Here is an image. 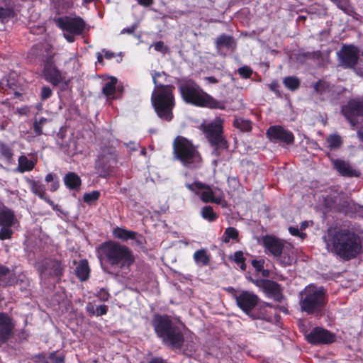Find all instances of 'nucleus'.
<instances>
[{"mask_svg": "<svg viewBox=\"0 0 363 363\" xmlns=\"http://www.w3.org/2000/svg\"><path fill=\"white\" fill-rule=\"evenodd\" d=\"M224 242H228L230 239L235 240L238 237V232L234 228H228L225 231Z\"/></svg>", "mask_w": 363, "mask_h": 363, "instance_id": "39", "label": "nucleus"}, {"mask_svg": "<svg viewBox=\"0 0 363 363\" xmlns=\"http://www.w3.org/2000/svg\"><path fill=\"white\" fill-rule=\"evenodd\" d=\"M201 214L203 218L210 222L217 218V214L213 211V208L210 206H206L201 210Z\"/></svg>", "mask_w": 363, "mask_h": 363, "instance_id": "34", "label": "nucleus"}, {"mask_svg": "<svg viewBox=\"0 0 363 363\" xmlns=\"http://www.w3.org/2000/svg\"><path fill=\"white\" fill-rule=\"evenodd\" d=\"M49 359L51 362H55V363H62L65 361L64 357L62 356H56L55 352H52L50 354Z\"/></svg>", "mask_w": 363, "mask_h": 363, "instance_id": "49", "label": "nucleus"}, {"mask_svg": "<svg viewBox=\"0 0 363 363\" xmlns=\"http://www.w3.org/2000/svg\"><path fill=\"white\" fill-rule=\"evenodd\" d=\"M139 4L148 6L152 4V0H138Z\"/></svg>", "mask_w": 363, "mask_h": 363, "instance_id": "56", "label": "nucleus"}, {"mask_svg": "<svg viewBox=\"0 0 363 363\" xmlns=\"http://www.w3.org/2000/svg\"><path fill=\"white\" fill-rule=\"evenodd\" d=\"M103 52H104V56L106 59H111L115 56L114 53L108 50H103Z\"/></svg>", "mask_w": 363, "mask_h": 363, "instance_id": "58", "label": "nucleus"}, {"mask_svg": "<svg viewBox=\"0 0 363 363\" xmlns=\"http://www.w3.org/2000/svg\"><path fill=\"white\" fill-rule=\"evenodd\" d=\"M194 259L198 265H208L210 261V257L203 249L197 250L194 254Z\"/></svg>", "mask_w": 363, "mask_h": 363, "instance_id": "31", "label": "nucleus"}, {"mask_svg": "<svg viewBox=\"0 0 363 363\" xmlns=\"http://www.w3.org/2000/svg\"><path fill=\"white\" fill-rule=\"evenodd\" d=\"M252 264L257 271H261L263 268L264 261L255 259L252 260Z\"/></svg>", "mask_w": 363, "mask_h": 363, "instance_id": "51", "label": "nucleus"}, {"mask_svg": "<svg viewBox=\"0 0 363 363\" xmlns=\"http://www.w3.org/2000/svg\"><path fill=\"white\" fill-rule=\"evenodd\" d=\"M182 96L185 102L198 106L211 108H221L220 103L204 92L202 89L192 82H186L179 86Z\"/></svg>", "mask_w": 363, "mask_h": 363, "instance_id": "4", "label": "nucleus"}, {"mask_svg": "<svg viewBox=\"0 0 363 363\" xmlns=\"http://www.w3.org/2000/svg\"><path fill=\"white\" fill-rule=\"evenodd\" d=\"M149 363H164V360L162 358L156 357L152 359Z\"/></svg>", "mask_w": 363, "mask_h": 363, "instance_id": "61", "label": "nucleus"}, {"mask_svg": "<svg viewBox=\"0 0 363 363\" xmlns=\"http://www.w3.org/2000/svg\"><path fill=\"white\" fill-rule=\"evenodd\" d=\"M346 118L352 126L363 121V101L352 100L342 110Z\"/></svg>", "mask_w": 363, "mask_h": 363, "instance_id": "13", "label": "nucleus"}, {"mask_svg": "<svg viewBox=\"0 0 363 363\" xmlns=\"http://www.w3.org/2000/svg\"><path fill=\"white\" fill-rule=\"evenodd\" d=\"M359 139L363 143V128L357 131Z\"/></svg>", "mask_w": 363, "mask_h": 363, "instance_id": "63", "label": "nucleus"}, {"mask_svg": "<svg viewBox=\"0 0 363 363\" xmlns=\"http://www.w3.org/2000/svg\"><path fill=\"white\" fill-rule=\"evenodd\" d=\"M337 56L341 66L352 68L358 62L359 50L353 45H344L337 52Z\"/></svg>", "mask_w": 363, "mask_h": 363, "instance_id": "14", "label": "nucleus"}, {"mask_svg": "<svg viewBox=\"0 0 363 363\" xmlns=\"http://www.w3.org/2000/svg\"><path fill=\"white\" fill-rule=\"evenodd\" d=\"M327 143L328 144V147L330 149H336L339 148L342 145V139L340 135L334 134L330 135L327 138Z\"/></svg>", "mask_w": 363, "mask_h": 363, "instance_id": "35", "label": "nucleus"}, {"mask_svg": "<svg viewBox=\"0 0 363 363\" xmlns=\"http://www.w3.org/2000/svg\"><path fill=\"white\" fill-rule=\"evenodd\" d=\"M267 135L269 140L273 142H282L286 144H291L294 140L293 133L281 125L269 127L267 130Z\"/></svg>", "mask_w": 363, "mask_h": 363, "instance_id": "16", "label": "nucleus"}, {"mask_svg": "<svg viewBox=\"0 0 363 363\" xmlns=\"http://www.w3.org/2000/svg\"><path fill=\"white\" fill-rule=\"evenodd\" d=\"M52 95V90L48 86H43L41 90L40 96L42 100H46Z\"/></svg>", "mask_w": 363, "mask_h": 363, "instance_id": "46", "label": "nucleus"}, {"mask_svg": "<svg viewBox=\"0 0 363 363\" xmlns=\"http://www.w3.org/2000/svg\"><path fill=\"white\" fill-rule=\"evenodd\" d=\"M43 125L37 123V121L34 122L33 129L36 135H40L43 133L42 131Z\"/></svg>", "mask_w": 363, "mask_h": 363, "instance_id": "52", "label": "nucleus"}, {"mask_svg": "<svg viewBox=\"0 0 363 363\" xmlns=\"http://www.w3.org/2000/svg\"><path fill=\"white\" fill-rule=\"evenodd\" d=\"M44 61V77L45 79L50 82L54 86H57L60 84L61 82H62L63 78L60 72V71L55 67L52 61L51 55H46Z\"/></svg>", "mask_w": 363, "mask_h": 363, "instance_id": "19", "label": "nucleus"}, {"mask_svg": "<svg viewBox=\"0 0 363 363\" xmlns=\"http://www.w3.org/2000/svg\"><path fill=\"white\" fill-rule=\"evenodd\" d=\"M186 187L190 191H194L196 194H198L201 199L205 203H220V199L215 198V192L208 185H206L201 182H194L193 184H186Z\"/></svg>", "mask_w": 363, "mask_h": 363, "instance_id": "15", "label": "nucleus"}, {"mask_svg": "<svg viewBox=\"0 0 363 363\" xmlns=\"http://www.w3.org/2000/svg\"><path fill=\"white\" fill-rule=\"evenodd\" d=\"M160 75L161 73L159 72L152 74L153 82L156 89L152 95V104L158 116L169 121L172 118V110L174 106L172 90L174 87L169 85H158L157 77Z\"/></svg>", "mask_w": 363, "mask_h": 363, "instance_id": "2", "label": "nucleus"}, {"mask_svg": "<svg viewBox=\"0 0 363 363\" xmlns=\"http://www.w3.org/2000/svg\"><path fill=\"white\" fill-rule=\"evenodd\" d=\"M155 330L163 342L174 347H180L184 340L179 327L174 324L167 316H157L153 321Z\"/></svg>", "mask_w": 363, "mask_h": 363, "instance_id": "5", "label": "nucleus"}, {"mask_svg": "<svg viewBox=\"0 0 363 363\" xmlns=\"http://www.w3.org/2000/svg\"><path fill=\"white\" fill-rule=\"evenodd\" d=\"M238 73L244 78H249L250 77L252 71L249 67L244 66L238 69Z\"/></svg>", "mask_w": 363, "mask_h": 363, "instance_id": "44", "label": "nucleus"}, {"mask_svg": "<svg viewBox=\"0 0 363 363\" xmlns=\"http://www.w3.org/2000/svg\"><path fill=\"white\" fill-rule=\"evenodd\" d=\"M117 79L111 77V79L103 86L102 92L108 99H113L116 91V84Z\"/></svg>", "mask_w": 363, "mask_h": 363, "instance_id": "30", "label": "nucleus"}, {"mask_svg": "<svg viewBox=\"0 0 363 363\" xmlns=\"http://www.w3.org/2000/svg\"><path fill=\"white\" fill-rule=\"evenodd\" d=\"M16 280L14 274L6 267L0 264V281L4 286L11 285Z\"/></svg>", "mask_w": 363, "mask_h": 363, "instance_id": "25", "label": "nucleus"}, {"mask_svg": "<svg viewBox=\"0 0 363 363\" xmlns=\"http://www.w3.org/2000/svg\"><path fill=\"white\" fill-rule=\"evenodd\" d=\"M75 272L77 277L81 281L86 280L89 277V267L87 262L86 260L80 262V263L76 267Z\"/></svg>", "mask_w": 363, "mask_h": 363, "instance_id": "29", "label": "nucleus"}, {"mask_svg": "<svg viewBox=\"0 0 363 363\" xmlns=\"http://www.w3.org/2000/svg\"><path fill=\"white\" fill-rule=\"evenodd\" d=\"M284 85L291 90H295L298 88L300 82L298 78L295 77H287L283 81Z\"/></svg>", "mask_w": 363, "mask_h": 363, "instance_id": "37", "label": "nucleus"}, {"mask_svg": "<svg viewBox=\"0 0 363 363\" xmlns=\"http://www.w3.org/2000/svg\"><path fill=\"white\" fill-rule=\"evenodd\" d=\"M262 288L264 291L269 296H272L277 301H281L282 299V294L281 292L280 286L273 281L268 279L262 280L261 281Z\"/></svg>", "mask_w": 363, "mask_h": 363, "instance_id": "22", "label": "nucleus"}, {"mask_svg": "<svg viewBox=\"0 0 363 363\" xmlns=\"http://www.w3.org/2000/svg\"><path fill=\"white\" fill-rule=\"evenodd\" d=\"M314 92L319 95H323L330 92L333 86L325 80H319L313 85Z\"/></svg>", "mask_w": 363, "mask_h": 363, "instance_id": "28", "label": "nucleus"}, {"mask_svg": "<svg viewBox=\"0 0 363 363\" xmlns=\"http://www.w3.org/2000/svg\"><path fill=\"white\" fill-rule=\"evenodd\" d=\"M13 232L10 229V227L2 226L0 230V240H6L11 238Z\"/></svg>", "mask_w": 363, "mask_h": 363, "instance_id": "43", "label": "nucleus"}, {"mask_svg": "<svg viewBox=\"0 0 363 363\" xmlns=\"http://www.w3.org/2000/svg\"><path fill=\"white\" fill-rule=\"evenodd\" d=\"M245 257L242 251H237L234 254V261L240 266L242 271L246 269V264L245 263Z\"/></svg>", "mask_w": 363, "mask_h": 363, "instance_id": "38", "label": "nucleus"}, {"mask_svg": "<svg viewBox=\"0 0 363 363\" xmlns=\"http://www.w3.org/2000/svg\"><path fill=\"white\" fill-rule=\"evenodd\" d=\"M0 152L8 160L12 158L13 153L11 149L3 143H0Z\"/></svg>", "mask_w": 363, "mask_h": 363, "instance_id": "41", "label": "nucleus"}, {"mask_svg": "<svg viewBox=\"0 0 363 363\" xmlns=\"http://www.w3.org/2000/svg\"><path fill=\"white\" fill-rule=\"evenodd\" d=\"M64 182L70 189H77L81 185L79 177L74 172L67 173L64 177Z\"/></svg>", "mask_w": 363, "mask_h": 363, "instance_id": "27", "label": "nucleus"}, {"mask_svg": "<svg viewBox=\"0 0 363 363\" xmlns=\"http://www.w3.org/2000/svg\"><path fill=\"white\" fill-rule=\"evenodd\" d=\"M55 22L64 31V36L69 43L74 41L75 36L80 35L85 26L84 21L79 17H60L56 19Z\"/></svg>", "mask_w": 363, "mask_h": 363, "instance_id": "10", "label": "nucleus"}, {"mask_svg": "<svg viewBox=\"0 0 363 363\" xmlns=\"http://www.w3.org/2000/svg\"><path fill=\"white\" fill-rule=\"evenodd\" d=\"M54 174L52 173L48 174L45 177V182H54Z\"/></svg>", "mask_w": 363, "mask_h": 363, "instance_id": "60", "label": "nucleus"}, {"mask_svg": "<svg viewBox=\"0 0 363 363\" xmlns=\"http://www.w3.org/2000/svg\"><path fill=\"white\" fill-rule=\"evenodd\" d=\"M262 244L282 266L291 265L293 258L286 253L284 243L278 238L267 235L262 238Z\"/></svg>", "mask_w": 363, "mask_h": 363, "instance_id": "8", "label": "nucleus"}, {"mask_svg": "<svg viewBox=\"0 0 363 363\" xmlns=\"http://www.w3.org/2000/svg\"><path fill=\"white\" fill-rule=\"evenodd\" d=\"M113 234L114 237L123 240L134 239L136 235V233L133 231L127 230L121 228H116L113 231Z\"/></svg>", "mask_w": 363, "mask_h": 363, "instance_id": "32", "label": "nucleus"}, {"mask_svg": "<svg viewBox=\"0 0 363 363\" xmlns=\"http://www.w3.org/2000/svg\"><path fill=\"white\" fill-rule=\"evenodd\" d=\"M152 46H154L155 50L158 52L166 53L168 51V48L165 46L162 41L157 42Z\"/></svg>", "mask_w": 363, "mask_h": 363, "instance_id": "45", "label": "nucleus"}, {"mask_svg": "<svg viewBox=\"0 0 363 363\" xmlns=\"http://www.w3.org/2000/svg\"><path fill=\"white\" fill-rule=\"evenodd\" d=\"M63 134L62 133H59L57 134V144L59 145L60 147L63 150H65L67 149V147L69 146V145L66 143H64L63 142Z\"/></svg>", "mask_w": 363, "mask_h": 363, "instance_id": "48", "label": "nucleus"}, {"mask_svg": "<svg viewBox=\"0 0 363 363\" xmlns=\"http://www.w3.org/2000/svg\"><path fill=\"white\" fill-rule=\"evenodd\" d=\"M36 359L34 361L35 362H42L44 363H48V359L45 357V355L44 354H39L38 355L35 356Z\"/></svg>", "mask_w": 363, "mask_h": 363, "instance_id": "54", "label": "nucleus"}, {"mask_svg": "<svg viewBox=\"0 0 363 363\" xmlns=\"http://www.w3.org/2000/svg\"><path fill=\"white\" fill-rule=\"evenodd\" d=\"M306 59L310 60H319L321 57V54L319 51H315L312 52H306L304 54Z\"/></svg>", "mask_w": 363, "mask_h": 363, "instance_id": "47", "label": "nucleus"}, {"mask_svg": "<svg viewBox=\"0 0 363 363\" xmlns=\"http://www.w3.org/2000/svg\"><path fill=\"white\" fill-rule=\"evenodd\" d=\"M249 280L250 281H252V283H254L255 285L259 286V287H262V284H261V281H262L263 279L262 280H255L252 278H249Z\"/></svg>", "mask_w": 363, "mask_h": 363, "instance_id": "62", "label": "nucleus"}, {"mask_svg": "<svg viewBox=\"0 0 363 363\" xmlns=\"http://www.w3.org/2000/svg\"><path fill=\"white\" fill-rule=\"evenodd\" d=\"M306 339L312 344H329L335 341V336L328 330L317 327L306 335Z\"/></svg>", "mask_w": 363, "mask_h": 363, "instance_id": "17", "label": "nucleus"}, {"mask_svg": "<svg viewBox=\"0 0 363 363\" xmlns=\"http://www.w3.org/2000/svg\"><path fill=\"white\" fill-rule=\"evenodd\" d=\"M116 164L115 155L110 152L101 153L96 161V169L100 177H106L110 169Z\"/></svg>", "mask_w": 363, "mask_h": 363, "instance_id": "18", "label": "nucleus"}, {"mask_svg": "<svg viewBox=\"0 0 363 363\" xmlns=\"http://www.w3.org/2000/svg\"><path fill=\"white\" fill-rule=\"evenodd\" d=\"M100 196V193L98 191H93L89 193L84 194L83 196V200L84 202L87 203H91L94 201L98 200Z\"/></svg>", "mask_w": 363, "mask_h": 363, "instance_id": "40", "label": "nucleus"}, {"mask_svg": "<svg viewBox=\"0 0 363 363\" xmlns=\"http://www.w3.org/2000/svg\"><path fill=\"white\" fill-rule=\"evenodd\" d=\"M234 125L242 131H248L251 129L250 122L241 118L235 119Z\"/></svg>", "mask_w": 363, "mask_h": 363, "instance_id": "36", "label": "nucleus"}, {"mask_svg": "<svg viewBox=\"0 0 363 363\" xmlns=\"http://www.w3.org/2000/svg\"><path fill=\"white\" fill-rule=\"evenodd\" d=\"M14 223V214L7 207L0 208V225L11 227Z\"/></svg>", "mask_w": 363, "mask_h": 363, "instance_id": "26", "label": "nucleus"}, {"mask_svg": "<svg viewBox=\"0 0 363 363\" xmlns=\"http://www.w3.org/2000/svg\"><path fill=\"white\" fill-rule=\"evenodd\" d=\"M101 256L112 266L128 267L133 262L129 249L115 242H107L101 247Z\"/></svg>", "mask_w": 363, "mask_h": 363, "instance_id": "6", "label": "nucleus"}, {"mask_svg": "<svg viewBox=\"0 0 363 363\" xmlns=\"http://www.w3.org/2000/svg\"><path fill=\"white\" fill-rule=\"evenodd\" d=\"M218 52L221 53L223 48L228 50L234 51L236 48V43L233 37L225 34L219 35L216 40Z\"/></svg>", "mask_w": 363, "mask_h": 363, "instance_id": "23", "label": "nucleus"}, {"mask_svg": "<svg viewBox=\"0 0 363 363\" xmlns=\"http://www.w3.org/2000/svg\"><path fill=\"white\" fill-rule=\"evenodd\" d=\"M174 152L175 157L186 167H198L201 157L192 143L185 138L178 136L174 141Z\"/></svg>", "mask_w": 363, "mask_h": 363, "instance_id": "7", "label": "nucleus"}, {"mask_svg": "<svg viewBox=\"0 0 363 363\" xmlns=\"http://www.w3.org/2000/svg\"><path fill=\"white\" fill-rule=\"evenodd\" d=\"M108 308L106 305H101L96 308L95 315L100 316L106 313Z\"/></svg>", "mask_w": 363, "mask_h": 363, "instance_id": "50", "label": "nucleus"}, {"mask_svg": "<svg viewBox=\"0 0 363 363\" xmlns=\"http://www.w3.org/2000/svg\"><path fill=\"white\" fill-rule=\"evenodd\" d=\"M289 231L290 233L295 236H301L302 235L300 234L299 230L297 228L290 227L289 228Z\"/></svg>", "mask_w": 363, "mask_h": 363, "instance_id": "55", "label": "nucleus"}, {"mask_svg": "<svg viewBox=\"0 0 363 363\" xmlns=\"http://www.w3.org/2000/svg\"><path fill=\"white\" fill-rule=\"evenodd\" d=\"M334 168L343 177H359L360 173L355 169L347 161L331 159Z\"/></svg>", "mask_w": 363, "mask_h": 363, "instance_id": "20", "label": "nucleus"}, {"mask_svg": "<svg viewBox=\"0 0 363 363\" xmlns=\"http://www.w3.org/2000/svg\"><path fill=\"white\" fill-rule=\"evenodd\" d=\"M13 15V10L0 6V21H4L5 20L12 17Z\"/></svg>", "mask_w": 363, "mask_h": 363, "instance_id": "42", "label": "nucleus"}, {"mask_svg": "<svg viewBox=\"0 0 363 363\" xmlns=\"http://www.w3.org/2000/svg\"><path fill=\"white\" fill-rule=\"evenodd\" d=\"M13 328L11 318L6 314L0 313V346L10 337Z\"/></svg>", "mask_w": 363, "mask_h": 363, "instance_id": "21", "label": "nucleus"}, {"mask_svg": "<svg viewBox=\"0 0 363 363\" xmlns=\"http://www.w3.org/2000/svg\"><path fill=\"white\" fill-rule=\"evenodd\" d=\"M327 247L345 259H350L360 252V238L348 230H339L334 233L330 230L328 238H325Z\"/></svg>", "mask_w": 363, "mask_h": 363, "instance_id": "1", "label": "nucleus"}, {"mask_svg": "<svg viewBox=\"0 0 363 363\" xmlns=\"http://www.w3.org/2000/svg\"><path fill=\"white\" fill-rule=\"evenodd\" d=\"M301 311L313 314L320 311L327 302L326 291L322 286L310 284L299 292Z\"/></svg>", "mask_w": 363, "mask_h": 363, "instance_id": "3", "label": "nucleus"}, {"mask_svg": "<svg viewBox=\"0 0 363 363\" xmlns=\"http://www.w3.org/2000/svg\"><path fill=\"white\" fill-rule=\"evenodd\" d=\"M59 187V182L58 181H54L50 185V191H55Z\"/></svg>", "mask_w": 363, "mask_h": 363, "instance_id": "57", "label": "nucleus"}, {"mask_svg": "<svg viewBox=\"0 0 363 363\" xmlns=\"http://www.w3.org/2000/svg\"><path fill=\"white\" fill-rule=\"evenodd\" d=\"M28 183L33 194L38 196L41 199L45 200L48 203H52V202L46 197V189L43 184H41L40 182L31 179H28Z\"/></svg>", "mask_w": 363, "mask_h": 363, "instance_id": "24", "label": "nucleus"}, {"mask_svg": "<svg viewBox=\"0 0 363 363\" xmlns=\"http://www.w3.org/2000/svg\"><path fill=\"white\" fill-rule=\"evenodd\" d=\"M207 79L213 84H216L218 82V80L214 77H209L207 78Z\"/></svg>", "mask_w": 363, "mask_h": 363, "instance_id": "64", "label": "nucleus"}, {"mask_svg": "<svg viewBox=\"0 0 363 363\" xmlns=\"http://www.w3.org/2000/svg\"><path fill=\"white\" fill-rule=\"evenodd\" d=\"M38 271L42 279L60 277L62 276L64 267L60 261L55 259H45L38 264Z\"/></svg>", "mask_w": 363, "mask_h": 363, "instance_id": "12", "label": "nucleus"}, {"mask_svg": "<svg viewBox=\"0 0 363 363\" xmlns=\"http://www.w3.org/2000/svg\"><path fill=\"white\" fill-rule=\"evenodd\" d=\"M137 27H138V25L137 24H134L130 28L123 29L122 31H121V33L122 34H124V33L132 34V33H133L135 32V30L137 28Z\"/></svg>", "mask_w": 363, "mask_h": 363, "instance_id": "53", "label": "nucleus"}, {"mask_svg": "<svg viewBox=\"0 0 363 363\" xmlns=\"http://www.w3.org/2000/svg\"><path fill=\"white\" fill-rule=\"evenodd\" d=\"M87 312L91 315H95L96 308H94V306L89 304L86 306Z\"/></svg>", "mask_w": 363, "mask_h": 363, "instance_id": "59", "label": "nucleus"}, {"mask_svg": "<svg viewBox=\"0 0 363 363\" xmlns=\"http://www.w3.org/2000/svg\"><path fill=\"white\" fill-rule=\"evenodd\" d=\"M35 163L28 160L26 156H21L18 159V169L21 172L26 171H30L33 169Z\"/></svg>", "mask_w": 363, "mask_h": 363, "instance_id": "33", "label": "nucleus"}, {"mask_svg": "<svg viewBox=\"0 0 363 363\" xmlns=\"http://www.w3.org/2000/svg\"><path fill=\"white\" fill-rule=\"evenodd\" d=\"M235 300L238 306L252 319L267 318L264 313L262 312V308H260L259 313H252V310L257 305L259 301L258 296L254 293L242 291L235 296Z\"/></svg>", "mask_w": 363, "mask_h": 363, "instance_id": "11", "label": "nucleus"}, {"mask_svg": "<svg viewBox=\"0 0 363 363\" xmlns=\"http://www.w3.org/2000/svg\"><path fill=\"white\" fill-rule=\"evenodd\" d=\"M222 123L220 118H216L203 127V131L212 146L215 147L213 154L219 155V150L228 147L227 143L222 135Z\"/></svg>", "mask_w": 363, "mask_h": 363, "instance_id": "9", "label": "nucleus"}]
</instances>
